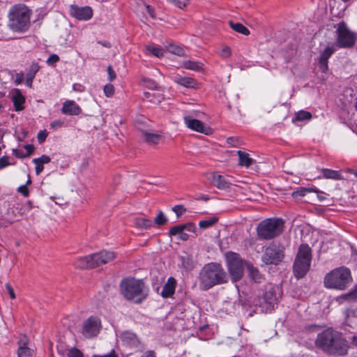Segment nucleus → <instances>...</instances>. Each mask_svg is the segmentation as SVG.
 Masks as SVG:
<instances>
[{
	"label": "nucleus",
	"mask_w": 357,
	"mask_h": 357,
	"mask_svg": "<svg viewBox=\"0 0 357 357\" xmlns=\"http://www.w3.org/2000/svg\"><path fill=\"white\" fill-rule=\"evenodd\" d=\"M321 172H323V175L325 178L333 179V180L344 179V177L337 171L332 170L330 169H322Z\"/></svg>",
	"instance_id": "nucleus-29"
},
{
	"label": "nucleus",
	"mask_w": 357,
	"mask_h": 357,
	"mask_svg": "<svg viewBox=\"0 0 357 357\" xmlns=\"http://www.w3.org/2000/svg\"><path fill=\"white\" fill-rule=\"evenodd\" d=\"M238 165L240 166L250 167L253 163V159L250 158L249 154L243 151H238Z\"/></svg>",
	"instance_id": "nucleus-27"
},
{
	"label": "nucleus",
	"mask_w": 357,
	"mask_h": 357,
	"mask_svg": "<svg viewBox=\"0 0 357 357\" xmlns=\"http://www.w3.org/2000/svg\"><path fill=\"white\" fill-rule=\"evenodd\" d=\"M47 136V133L46 132V130H40L38 133V141L39 143H43L46 137Z\"/></svg>",
	"instance_id": "nucleus-51"
},
{
	"label": "nucleus",
	"mask_w": 357,
	"mask_h": 357,
	"mask_svg": "<svg viewBox=\"0 0 357 357\" xmlns=\"http://www.w3.org/2000/svg\"><path fill=\"white\" fill-rule=\"evenodd\" d=\"M144 139L146 142L152 144H158L161 136L156 133L149 132L146 131L142 132Z\"/></svg>",
	"instance_id": "nucleus-30"
},
{
	"label": "nucleus",
	"mask_w": 357,
	"mask_h": 357,
	"mask_svg": "<svg viewBox=\"0 0 357 357\" xmlns=\"http://www.w3.org/2000/svg\"><path fill=\"white\" fill-rule=\"evenodd\" d=\"M172 211L176 214L177 217H179L185 212L186 209L183 205H176L173 207Z\"/></svg>",
	"instance_id": "nucleus-45"
},
{
	"label": "nucleus",
	"mask_w": 357,
	"mask_h": 357,
	"mask_svg": "<svg viewBox=\"0 0 357 357\" xmlns=\"http://www.w3.org/2000/svg\"><path fill=\"white\" fill-rule=\"evenodd\" d=\"M144 101H146L153 105H158L163 100V95L159 91H145L142 98Z\"/></svg>",
	"instance_id": "nucleus-19"
},
{
	"label": "nucleus",
	"mask_w": 357,
	"mask_h": 357,
	"mask_svg": "<svg viewBox=\"0 0 357 357\" xmlns=\"http://www.w3.org/2000/svg\"><path fill=\"white\" fill-rule=\"evenodd\" d=\"M250 277L256 282H259L262 279V275L259 271L252 266H248Z\"/></svg>",
	"instance_id": "nucleus-34"
},
{
	"label": "nucleus",
	"mask_w": 357,
	"mask_h": 357,
	"mask_svg": "<svg viewBox=\"0 0 357 357\" xmlns=\"http://www.w3.org/2000/svg\"><path fill=\"white\" fill-rule=\"evenodd\" d=\"M230 27L234 30L235 31L243 34L245 36H248L250 34V31L247 27L243 25L241 23L237 22L234 23L232 22H229Z\"/></svg>",
	"instance_id": "nucleus-32"
},
{
	"label": "nucleus",
	"mask_w": 357,
	"mask_h": 357,
	"mask_svg": "<svg viewBox=\"0 0 357 357\" xmlns=\"http://www.w3.org/2000/svg\"><path fill=\"white\" fill-rule=\"evenodd\" d=\"M170 2L174 3L176 6L180 8L185 7L189 0H168Z\"/></svg>",
	"instance_id": "nucleus-50"
},
{
	"label": "nucleus",
	"mask_w": 357,
	"mask_h": 357,
	"mask_svg": "<svg viewBox=\"0 0 357 357\" xmlns=\"http://www.w3.org/2000/svg\"><path fill=\"white\" fill-rule=\"evenodd\" d=\"M284 257V248L276 243L268 246L261 257V260L266 264H278Z\"/></svg>",
	"instance_id": "nucleus-11"
},
{
	"label": "nucleus",
	"mask_w": 357,
	"mask_h": 357,
	"mask_svg": "<svg viewBox=\"0 0 357 357\" xmlns=\"http://www.w3.org/2000/svg\"><path fill=\"white\" fill-rule=\"evenodd\" d=\"M120 338L125 344L128 346H137L139 342L137 335L130 331L123 332Z\"/></svg>",
	"instance_id": "nucleus-21"
},
{
	"label": "nucleus",
	"mask_w": 357,
	"mask_h": 357,
	"mask_svg": "<svg viewBox=\"0 0 357 357\" xmlns=\"http://www.w3.org/2000/svg\"><path fill=\"white\" fill-rule=\"evenodd\" d=\"M227 271L233 282L240 280L244 273L243 259L236 253H231L227 257Z\"/></svg>",
	"instance_id": "nucleus-9"
},
{
	"label": "nucleus",
	"mask_w": 357,
	"mask_h": 357,
	"mask_svg": "<svg viewBox=\"0 0 357 357\" xmlns=\"http://www.w3.org/2000/svg\"><path fill=\"white\" fill-rule=\"evenodd\" d=\"M12 100L16 111H21L24 109L23 104L24 103L25 98L19 89L14 91Z\"/></svg>",
	"instance_id": "nucleus-24"
},
{
	"label": "nucleus",
	"mask_w": 357,
	"mask_h": 357,
	"mask_svg": "<svg viewBox=\"0 0 357 357\" xmlns=\"http://www.w3.org/2000/svg\"><path fill=\"white\" fill-rule=\"evenodd\" d=\"M186 226L183 225H176L172 227L169 230L170 236H176L178 235V238L183 241H187L189 238L188 234L183 232V230L185 229Z\"/></svg>",
	"instance_id": "nucleus-25"
},
{
	"label": "nucleus",
	"mask_w": 357,
	"mask_h": 357,
	"mask_svg": "<svg viewBox=\"0 0 357 357\" xmlns=\"http://www.w3.org/2000/svg\"><path fill=\"white\" fill-rule=\"evenodd\" d=\"M227 143L233 146H237L240 145V140L237 137H231L227 139Z\"/></svg>",
	"instance_id": "nucleus-48"
},
{
	"label": "nucleus",
	"mask_w": 357,
	"mask_h": 357,
	"mask_svg": "<svg viewBox=\"0 0 357 357\" xmlns=\"http://www.w3.org/2000/svg\"><path fill=\"white\" fill-rule=\"evenodd\" d=\"M183 225L186 226L185 229L188 230L189 231H193L194 232L196 230V227L192 223L183 224Z\"/></svg>",
	"instance_id": "nucleus-63"
},
{
	"label": "nucleus",
	"mask_w": 357,
	"mask_h": 357,
	"mask_svg": "<svg viewBox=\"0 0 357 357\" xmlns=\"http://www.w3.org/2000/svg\"><path fill=\"white\" fill-rule=\"evenodd\" d=\"M6 289L8 294H9L10 298L15 299V294L13 288L11 287V285L10 284L7 283L6 284Z\"/></svg>",
	"instance_id": "nucleus-54"
},
{
	"label": "nucleus",
	"mask_w": 357,
	"mask_h": 357,
	"mask_svg": "<svg viewBox=\"0 0 357 357\" xmlns=\"http://www.w3.org/2000/svg\"><path fill=\"white\" fill-rule=\"evenodd\" d=\"M146 9V11L147 13L149 14V15L152 17V18H155V15H154V11H153V8H151L150 6L149 5H144Z\"/></svg>",
	"instance_id": "nucleus-62"
},
{
	"label": "nucleus",
	"mask_w": 357,
	"mask_h": 357,
	"mask_svg": "<svg viewBox=\"0 0 357 357\" xmlns=\"http://www.w3.org/2000/svg\"><path fill=\"white\" fill-rule=\"evenodd\" d=\"M63 125V123L61 121H54L51 123V127L53 128H61Z\"/></svg>",
	"instance_id": "nucleus-64"
},
{
	"label": "nucleus",
	"mask_w": 357,
	"mask_h": 357,
	"mask_svg": "<svg viewBox=\"0 0 357 357\" xmlns=\"http://www.w3.org/2000/svg\"><path fill=\"white\" fill-rule=\"evenodd\" d=\"M31 11L23 4L13 6L8 13V26L14 32L24 33L30 27Z\"/></svg>",
	"instance_id": "nucleus-2"
},
{
	"label": "nucleus",
	"mask_w": 357,
	"mask_h": 357,
	"mask_svg": "<svg viewBox=\"0 0 357 357\" xmlns=\"http://www.w3.org/2000/svg\"><path fill=\"white\" fill-rule=\"evenodd\" d=\"M282 291L278 285L268 284L266 287L264 296L260 299L261 311L268 312L275 310L278 298L281 296Z\"/></svg>",
	"instance_id": "nucleus-8"
},
{
	"label": "nucleus",
	"mask_w": 357,
	"mask_h": 357,
	"mask_svg": "<svg viewBox=\"0 0 357 357\" xmlns=\"http://www.w3.org/2000/svg\"><path fill=\"white\" fill-rule=\"evenodd\" d=\"M18 192L22 193L24 197L29 195V190L25 185H21L18 188Z\"/></svg>",
	"instance_id": "nucleus-56"
},
{
	"label": "nucleus",
	"mask_w": 357,
	"mask_h": 357,
	"mask_svg": "<svg viewBox=\"0 0 357 357\" xmlns=\"http://www.w3.org/2000/svg\"><path fill=\"white\" fill-rule=\"evenodd\" d=\"M73 266L78 269L93 268L91 255L77 258Z\"/></svg>",
	"instance_id": "nucleus-18"
},
{
	"label": "nucleus",
	"mask_w": 357,
	"mask_h": 357,
	"mask_svg": "<svg viewBox=\"0 0 357 357\" xmlns=\"http://www.w3.org/2000/svg\"><path fill=\"white\" fill-rule=\"evenodd\" d=\"M312 192H317V191L311 188H298L297 190L294 191L291 193V196L294 199L298 200V199H300L301 197L305 196L307 193Z\"/></svg>",
	"instance_id": "nucleus-31"
},
{
	"label": "nucleus",
	"mask_w": 357,
	"mask_h": 357,
	"mask_svg": "<svg viewBox=\"0 0 357 357\" xmlns=\"http://www.w3.org/2000/svg\"><path fill=\"white\" fill-rule=\"evenodd\" d=\"M122 295L129 301L139 303L145 299L147 293L144 291V284L142 280L128 278L121 281L120 284Z\"/></svg>",
	"instance_id": "nucleus-4"
},
{
	"label": "nucleus",
	"mask_w": 357,
	"mask_h": 357,
	"mask_svg": "<svg viewBox=\"0 0 357 357\" xmlns=\"http://www.w3.org/2000/svg\"><path fill=\"white\" fill-rule=\"evenodd\" d=\"M10 165V162H9L8 157L3 156V157L0 158V169H1Z\"/></svg>",
	"instance_id": "nucleus-49"
},
{
	"label": "nucleus",
	"mask_w": 357,
	"mask_h": 357,
	"mask_svg": "<svg viewBox=\"0 0 357 357\" xmlns=\"http://www.w3.org/2000/svg\"><path fill=\"white\" fill-rule=\"evenodd\" d=\"M317 347L333 355L344 356L349 349L348 342L341 333L328 328L317 335L315 340Z\"/></svg>",
	"instance_id": "nucleus-1"
},
{
	"label": "nucleus",
	"mask_w": 357,
	"mask_h": 357,
	"mask_svg": "<svg viewBox=\"0 0 357 357\" xmlns=\"http://www.w3.org/2000/svg\"><path fill=\"white\" fill-rule=\"evenodd\" d=\"M202 305V306L201 307V310H206V311L213 310V308L211 307V304L208 303V302L203 301Z\"/></svg>",
	"instance_id": "nucleus-57"
},
{
	"label": "nucleus",
	"mask_w": 357,
	"mask_h": 357,
	"mask_svg": "<svg viewBox=\"0 0 357 357\" xmlns=\"http://www.w3.org/2000/svg\"><path fill=\"white\" fill-rule=\"evenodd\" d=\"M200 285L204 290L227 282V275L219 264L210 263L205 265L200 274Z\"/></svg>",
	"instance_id": "nucleus-3"
},
{
	"label": "nucleus",
	"mask_w": 357,
	"mask_h": 357,
	"mask_svg": "<svg viewBox=\"0 0 357 357\" xmlns=\"http://www.w3.org/2000/svg\"><path fill=\"white\" fill-rule=\"evenodd\" d=\"M231 55V49L228 46L222 47L220 52V56L223 58H228Z\"/></svg>",
	"instance_id": "nucleus-47"
},
{
	"label": "nucleus",
	"mask_w": 357,
	"mask_h": 357,
	"mask_svg": "<svg viewBox=\"0 0 357 357\" xmlns=\"http://www.w3.org/2000/svg\"><path fill=\"white\" fill-rule=\"evenodd\" d=\"M29 340L27 336L21 335L17 341V356L18 357H33V350L28 347Z\"/></svg>",
	"instance_id": "nucleus-15"
},
{
	"label": "nucleus",
	"mask_w": 357,
	"mask_h": 357,
	"mask_svg": "<svg viewBox=\"0 0 357 357\" xmlns=\"http://www.w3.org/2000/svg\"><path fill=\"white\" fill-rule=\"evenodd\" d=\"M108 79L109 81H113L116 78V73L111 66H107Z\"/></svg>",
	"instance_id": "nucleus-52"
},
{
	"label": "nucleus",
	"mask_w": 357,
	"mask_h": 357,
	"mask_svg": "<svg viewBox=\"0 0 357 357\" xmlns=\"http://www.w3.org/2000/svg\"><path fill=\"white\" fill-rule=\"evenodd\" d=\"M312 118V114L310 112L307 111H300L296 114V121H301L304 120H309Z\"/></svg>",
	"instance_id": "nucleus-40"
},
{
	"label": "nucleus",
	"mask_w": 357,
	"mask_h": 357,
	"mask_svg": "<svg viewBox=\"0 0 357 357\" xmlns=\"http://www.w3.org/2000/svg\"><path fill=\"white\" fill-rule=\"evenodd\" d=\"M39 69L40 66L37 63H33L31 65L29 71L27 73L26 77V84L29 87H31L33 80Z\"/></svg>",
	"instance_id": "nucleus-28"
},
{
	"label": "nucleus",
	"mask_w": 357,
	"mask_h": 357,
	"mask_svg": "<svg viewBox=\"0 0 357 357\" xmlns=\"http://www.w3.org/2000/svg\"><path fill=\"white\" fill-rule=\"evenodd\" d=\"M146 50L150 52L153 55L160 58L163 56L164 50L158 47L153 45H149L146 47Z\"/></svg>",
	"instance_id": "nucleus-38"
},
{
	"label": "nucleus",
	"mask_w": 357,
	"mask_h": 357,
	"mask_svg": "<svg viewBox=\"0 0 357 357\" xmlns=\"http://www.w3.org/2000/svg\"><path fill=\"white\" fill-rule=\"evenodd\" d=\"M218 221V218L217 217H212L209 219L201 220L199 222V227L202 229H206L210 227L215 225Z\"/></svg>",
	"instance_id": "nucleus-37"
},
{
	"label": "nucleus",
	"mask_w": 357,
	"mask_h": 357,
	"mask_svg": "<svg viewBox=\"0 0 357 357\" xmlns=\"http://www.w3.org/2000/svg\"><path fill=\"white\" fill-rule=\"evenodd\" d=\"M180 260L181 261L182 266L188 271H190L194 268L197 264L194 257L186 252L180 257Z\"/></svg>",
	"instance_id": "nucleus-23"
},
{
	"label": "nucleus",
	"mask_w": 357,
	"mask_h": 357,
	"mask_svg": "<svg viewBox=\"0 0 357 357\" xmlns=\"http://www.w3.org/2000/svg\"><path fill=\"white\" fill-rule=\"evenodd\" d=\"M51 161V158L46 155H43L41 157L33 160V162H40V164H47Z\"/></svg>",
	"instance_id": "nucleus-44"
},
{
	"label": "nucleus",
	"mask_w": 357,
	"mask_h": 357,
	"mask_svg": "<svg viewBox=\"0 0 357 357\" xmlns=\"http://www.w3.org/2000/svg\"><path fill=\"white\" fill-rule=\"evenodd\" d=\"M183 120L186 126L190 130L206 135L212 134V129L210 127L206 126L201 121L194 119L192 116H185Z\"/></svg>",
	"instance_id": "nucleus-13"
},
{
	"label": "nucleus",
	"mask_w": 357,
	"mask_h": 357,
	"mask_svg": "<svg viewBox=\"0 0 357 357\" xmlns=\"http://www.w3.org/2000/svg\"><path fill=\"white\" fill-rule=\"evenodd\" d=\"M59 60V57L58 55L53 54L49 56V58L47 60V63L50 66L54 65L56 62H58Z\"/></svg>",
	"instance_id": "nucleus-46"
},
{
	"label": "nucleus",
	"mask_w": 357,
	"mask_h": 357,
	"mask_svg": "<svg viewBox=\"0 0 357 357\" xmlns=\"http://www.w3.org/2000/svg\"><path fill=\"white\" fill-rule=\"evenodd\" d=\"M351 282L349 270L343 267L333 270L324 278L326 287L341 290L346 289Z\"/></svg>",
	"instance_id": "nucleus-6"
},
{
	"label": "nucleus",
	"mask_w": 357,
	"mask_h": 357,
	"mask_svg": "<svg viewBox=\"0 0 357 357\" xmlns=\"http://www.w3.org/2000/svg\"><path fill=\"white\" fill-rule=\"evenodd\" d=\"M24 149L27 151L26 156L30 155L33 152V150H34V147L31 144H26V145H25L24 146Z\"/></svg>",
	"instance_id": "nucleus-61"
},
{
	"label": "nucleus",
	"mask_w": 357,
	"mask_h": 357,
	"mask_svg": "<svg viewBox=\"0 0 357 357\" xmlns=\"http://www.w3.org/2000/svg\"><path fill=\"white\" fill-rule=\"evenodd\" d=\"M174 82L186 88L198 87V83L197 81L195 79L189 77H183L177 75L174 77Z\"/></svg>",
	"instance_id": "nucleus-20"
},
{
	"label": "nucleus",
	"mask_w": 357,
	"mask_h": 357,
	"mask_svg": "<svg viewBox=\"0 0 357 357\" xmlns=\"http://www.w3.org/2000/svg\"><path fill=\"white\" fill-rule=\"evenodd\" d=\"M142 82L144 84V86L149 89L151 90V91H158L159 86L158 84L153 79L149 78H142Z\"/></svg>",
	"instance_id": "nucleus-35"
},
{
	"label": "nucleus",
	"mask_w": 357,
	"mask_h": 357,
	"mask_svg": "<svg viewBox=\"0 0 357 357\" xmlns=\"http://www.w3.org/2000/svg\"><path fill=\"white\" fill-rule=\"evenodd\" d=\"M114 87L111 84H107L104 86V93L107 97H111L114 95Z\"/></svg>",
	"instance_id": "nucleus-43"
},
{
	"label": "nucleus",
	"mask_w": 357,
	"mask_h": 357,
	"mask_svg": "<svg viewBox=\"0 0 357 357\" xmlns=\"http://www.w3.org/2000/svg\"><path fill=\"white\" fill-rule=\"evenodd\" d=\"M172 49L169 50L170 52L177 55H181L183 54V50L181 48L174 47H172Z\"/></svg>",
	"instance_id": "nucleus-59"
},
{
	"label": "nucleus",
	"mask_w": 357,
	"mask_h": 357,
	"mask_svg": "<svg viewBox=\"0 0 357 357\" xmlns=\"http://www.w3.org/2000/svg\"><path fill=\"white\" fill-rule=\"evenodd\" d=\"M68 357H84L83 353L78 349L73 347L68 351Z\"/></svg>",
	"instance_id": "nucleus-42"
},
{
	"label": "nucleus",
	"mask_w": 357,
	"mask_h": 357,
	"mask_svg": "<svg viewBox=\"0 0 357 357\" xmlns=\"http://www.w3.org/2000/svg\"><path fill=\"white\" fill-rule=\"evenodd\" d=\"M61 112L67 115H78L82 112L81 107L73 100H66L63 102Z\"/></svg>",
	"instance_id": "nucleus-17"
},
{
	"label": "nucleus",
	"mask_w": 357,
	"mask_h": 357,
	"mask_svg": "<svg viewBox=\"0 0 357 357\" xmlns=\"http://www.w3.org/2000/svg\"><path fill=\"white\" fill-rule=\"evenodd\" d=\"M176 286V280L173 278H169L167 283L164 285L161 295L164 298L170 297L174 294Z\"/></svg>",
	"instance_id": "nucleus-22"
},
{
	"label": "nucleus",
	"mask_w": 357,
	"mask_h": 357,
	"mask_svg": "<svg viewBox=\"0 0 357 357\" xmlns=\"http://www.w3.org/2000/svg\"><path fill=\"white\" fill-rule=\"evenodd\" d=\"M70 11L73 17L79 20H89L93 15V10L89 6L79 8L77 6L72 5Z\"/></svg>",
	"instance_id": "nucleus-16"
},
{
	"label": "nucleus",
	"mask_w": 357,
	"mask_h": 357,
	"mask_svg": "<svg viewBox=\"0 0 357 357\" xmlns=\"http://www.w3.org/2000/svg\"><path fill=\"white\" fill-rule=\"evenodd\" d=\"M154 222L157 225H163L167 222V218L162 211H160L158 215L155 218Z\"/></svg>",
	"instance_id": "nucleus-41"
},
{
	"label": "nucleus",
	"mask_w": 357,
	"mask_h": 357,
	"mask_svg": "<svg viewBox=\"0 0 357 357\" xmlns=\"http://www.w3.org/2000/svg\"><path fill=\"white\" fill-rule=\"evenodd\" d=\"M100 329V319L96 316H91L83 324L82 334L87 338L94 337L98 335Z\"/></svg>",
	"instance_id": "nucleus-12"
},
{
	"label": "nucleus",
	"mask_w": 357,
	"mask_h": 357,
	"mask_svg": "<svg viewBox=\"0 0 357 357\" xmlns=\"http://www.w3.org/2000/svg\"><path fill=\"white\" fill-rule=\"evenodd\" d=\"M214 185L218 189L226 190L229 188L230 183L226 180V178L222 175H213V181Z\"/></svg>",
	"instance_id": "nucleus-26"
},
{
	"label": "nucleus",
	"mask_w": 357,
	"mask_h": 357,
	"mask_svg": "<svg viewBox=\"0 0 357 357\" xmlns=\"http://www.w3.org/2000/svg\"><path fill=\"white\" fill-rule=\"evenodd\" d=\"M336 45L340 48H351L356 41V36L354 32L350 31L347 24L342 22L338 24L337 29Z\"/></svg>",
	"instance_id": "nucleus-10"
},
{
	"label": "nucleus",
	"mask_w": 357,
	"mask_h": 357,
	"mask_svg": "<svg viewBox=\"0 0 357 357\" xmlns=\"http://www.w3.org/2000/svg\"><path fill=\"white\" fill-rule=\"evenodd\" d=\"M311 259V248L306 244L301 245L293 267L296 278H302L306 275L310 270Z\"/></svg>",
	"instance_id": "nucleus-7"
},
{
	"label": "nucleus",
	"mask_w": 357,
	"mask_h": 357,
	"mask_svg": "<svg viewBox=\"0 0 357 357\" xmlns=\"http://www.w3.org/2000/svg\"><path fill=\"white\" fill-rule=\"evenodd\" d=\"M335 50L333 47H327L323 52H321L320 55L319 60L327 61L331 57V56L333 54Z\"/></svg>",
	"instance_id": "nucleus-39"
},
{
	"label": "nucleus",
	"mask_w": 357,
	"mask_h": 357,
	"mask_svg": "<svg viewBox=\"0 0 357 357\" xmlns=\"http://www.w3.org/2000/svg\"><path fill=\"white\" fill-rule=\"evenodd\" d=\"M34 164L36 165V173L37 175H38L43 172L44 169L43 165L40 164V162H34Z\"/></svg>",
	"instance_id": "nucleus-58"
},
{
	"label": "nucleus",
	"mask_w": 357,
	"mask_h": 357,
	"mask_svg": "<svg viewBox=\"0 0 357 357\" xmlns=\"http://www.w3.org/2000/svg\"><path fill=\"white\" fill-rule=\"evenodd\" d=\"M141 357H156L155 353L153 350L145 351Z\"/></svg>",
	"instance_id": "nucleus-60"
},
{
	"label": "nucleus",
	"mask_w": 357,
	"mask_h": 357,
	"mask_svg": "<svg viewBox=\"0 0 357 357\" xmlns=\"http://www.w3.org/2000/svg\"><path fill=\"white\" fill-rule=\"evenodd\" d=\"M93 268L114 260L116 255L113 252L103 250L91 255Z\"/></svg>",
	"instance_id": "nucleus-14"
},
{
	"label": "nucleus",
	"mask_w": 357,
	"mask_h": 357,
	"mask_svg": "<svg viewBox=\"0 0 357 357\" xmlns=\"http://www.w3.org/2000/svg\"><path fill=\"white\" fill-rule=\"evenodd\" d=\"M93 357H118L115 351L112 349L109 353L105 355H93Z\"/></svg>",
	"instance_id": "nucleus-55"
},
{
	"label": "nucleus",
	"mask_w": 357,
	"mask_h": 357,
	"mask_svg": "<svg viewBox=\"0 0 357 357\" xmlns=\"http://www.w3.org/2000/svg\"><path fill=\"white\" fill-rule=\"evenodd\" d=\"M135 224L137 227L144 229L150 228L153 225L151 220L144 218H136L135 219Z\"/></svg>",
	"instance_id": "nucleus-33"
},
{
	"label": "nucleus",
	"mask_w": 357,
	"mask_h": 357,
	"mask_svg": "<svg viewBox=\"0 0 357 357\" xmlns=\"http://www.w3.org/2000/svg\"><path fill=\"white\" fill-rule=\"evenodd\" d=\"M283 229L284 221L281 218H267L257 227V234L259 239L271 240L279 236Z\"/></svg>",
	"instance_id": "nucleus-5"
},
{
	"label": "nucleus",
	"mask_w": 357,
	"mask_h": 357,
	"mask_svg": "<svg viewBox=\"0 0 357 357\" xmlns=\"http://www.w3.org/2000/svg\"><path fill=\"white\" fill-rule=\"evenodd\" d=\"M319 68L323 73H327L328 70V61L319 60Z\"/></svg>",
	"instance_id": "nucleus-53"
},
{
	"label": "nucleus",
	"mask_w": 357,
	"mask_h": 357,
	"mask_svg": "<svg viewBox=\"0 0 357 357\" xmlns=\"http://www.w3.org/2000/svg\"><path fill=\"white\" fill-rule=\"evenodd\" d=\"M183 67L185 69L192 70H200L202 67L200 63L193 61H186L183 63Z\"/></svg>",
	"instance_id": "nucleus-36"
}]
</instances>
